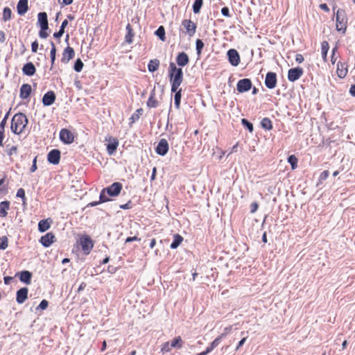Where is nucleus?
<instances>
[{
	"label": "nucleus",
	"instance_id": "nucleus-51",
	"mask_svg": "<svg viewBox=\"0 0 355 355\" xmlns=\"http://www.w3.org/2000/svg\"><path fill=\"white\" fill-rule=\"evenodd\" d=\"M232 330V326L230 325L224 329V332L219 336H222V339L224 338Z\"/></svg>",
	"mask_w": 355,
	"mask_h": 355
},
{
	"label": "nucleus",
	"instance_id": "nucleus-28",
	"mask_svg": "<svg viewBox=\"0 0 355 355\" xmlns=\"http://www.w3.org/2000/svg\"><path fill=\"white\" fill-rule=\"evenodd\" d=\"M183 344L184 341L180 336H175L171 342H170V346L178 349H181L183 347Z\"/></svg>",
	"mask_w": 355,
	"mask_h": 355
},
{
	"label": "nucleus",
	"instance_id": "nucleus-40",
	"mask_svg": "<svg viewBox=\"0 0 355 355\" xmlns=\"http://www.w3.org/2000/svg\"><path fill=\"white\" fill-rule=\"evenodd\" d=\"M12 10L10 8L6 7L3 11V19L6 21L11 19Z\"/></svg>",
	"mask_w": 355,
	"mask_h": 355
},
{
	"label": "nucleus",
	"instance_id": "nucleus-18",
	"mask_svg": "<svg viewBox=\"0 0 355 355\" xmlns=\"http://www.w3.org/2000/svg\"><path fill=\"white\" fill-rule=\"evenodd\" d=\"M55 98V92L53 91H49L43 96L42 101L44 106H50L54 103Z\"/></svg>",
	"mask_w": 355,
	"mask_h": 355
},
{
	"label": "nucleus",
	"instance_id": "nucleus-60",
	"mask_svg": "<svg viewBox=\"0 0 355 355\" xmlns=\"http://www.w3.org/2000/svg\"><path fill=\"white\" fill-rule=\"evenodd\" d=\"M135 241H140V239H139L137 236H130L126 238L125 243H130Z\"/></svg>",
	"mask_w": 355,
	"mask_h": 355
},
{
	"label": "nucleus",
	"instance_id": "nucleus-53",
	"mask_svg": "<svg viewBox=\"0 0 355 355\" xmlns=\"http://www.w3.org/2000/svg\"><path fill=\"white\" fill-rule=\"evenodd\" d=\"M8 119V114L4 116V118L2 119V121L0 123V130H4L5 131V126L6 125Z\"/></svg>",
	"mask_w": 355,
	"mask_h": 355
},
{
	"label": "nucleus",
	"instance_id": "nucleus-13",
	"mask_svg": "<svg viewBox=\"0 0 355 355\" xmlns=\"http://www.w3.org/2000/svg\"><path fill=\"white\" fill-rule=\"evenodd\" d=\"M228 60L232 66L236 67L240 63V55L236 49H232L227 51Z\"/></svg>",
	"mask_w": 355,
	"mask_h": 355
},
{
	"label": "nucleus",
	"instance_id": "nucleus-5",
	"mask_svg": "<svg viewBox=\"0 0 355 355\" xmlns=\"http://www.w3.org/2000/svg\"><path fill=\"white\" fill-rule=\"evenodd\" d=\"M77 244L80 247L83 254L88 255L94 248V241L87 234H80L77 240Z\"/></svg>",
	"mask_w": 355,
	"mask_h": 355
},
{
	"label": "nucleus",
	"instance_id": "nucleus-21",
	"mask_svg": "<svg viewBox=\"0 0 355 355\" xmlns=\"http://www.w3.org/2000/svg\"><path fill=\"white\" fill-rule=\"evenodd\" d=\"M31 92V85L28 83L23 84L20 87L19 96L21 99H26L30 96Z\"/></svg>",
	"mask_w": 355,
	"mask_h": 355
},
{
	"label": "nucleus",
	"instance_id": "nucleus-23",
	"mask_svg": "<svg viewBox=\"0 0 355 355\" xmlns=\"http://www.w3.org/2000/svg\"><path fill=\"white\" fill-rule=\"evenodd\" d=\"M146 104L149 108H155L159 105V102L156 98L155 88L150 92Z\"/></svg>",
	"mask_w": 355,
	"mask_h": 355
},
{
	"label": "nucleus",
	"instance_id": "nucleus-9",
	"mask_svg": "<svg viewBox=\"0 0 355 355\" xmlns=\"http://www.w3.org/2000/svg\"><path fill=\"white\" fill-rule=\"evenodd\" d=\"M60 139L63 143L69 144L73 142L74 136L70 130L63 128L60 132Z\"/></svg>",
	"mask_w": 355,
	"mask_h": 355
},
{
	"label": "nucleus",
	"instance_id": "nucleus-59",
	"mask_svg": "<svg viewBox=\"0 0 355 355\" xmlns=\"http://www.w3.org/2000/svg\"><path fill=\"white\" fill-rule=\"evenodd\" d=\"M304 60V59L302 54L298 53L295 55V61L297 63H302V62H303Z\"/></svg>",
	"mask_w": 355,
	"mask_h": 355
},
{
	"label": "nucleus",
	"instance_id": "nucleus-33",
	"mask_svg": "<svg viewBox=\"0 0 355 355\" xmlns=\"http://www.w3.org/2000/svg\"><path fill=\"white\" fill-rule=\"evenodd\" d=\"M182 241H183V237L179 234H175L173 236V241L171 243V246H170L171 248V249L177 248L182 243Z\"/></svg>",
	"mask_w": 355,
	"mask_h": 355
},
{
	"label": "nucleus",
	"instance_id": "nucleus-39",
	"mask_svg": "<svg viewBox=\"0 0 355 355\" xmlns=\"http://www.w3.org/2000/svg\"><path fill=\"white\" fill-rule=\"evenodd\" d=\"M203 0H195L194 3L193 5V10L195 14H198L200 12Z\"/></svg>",
	"mask_w": 355,
	"mask_h": 355
},
{
	"label": "nucleus",
	"instance_id": "nucleus-32",
	"mask_svg": "<svg viewBox=\"0 0 355 355\" xmlns=\"http://www.w3.org/2000/svg\"><path fill=\"white\" fill-rule=\"evenodd\" d=\"M50 44H51V51H50V57H51V69L54 66V64H55V58H56V51H57V49H56V46L54 44L53 42H50Z\"/></svg>",
	"mask_w": 355,
	"mask_h": 355
},
{
	"label": "nucleus",
	"instance_id": "nucleus-27",
	"mask_svg": "<svg viewBox=\"0 0 355 355\" xmlns=\"http://www.w3.org/2000/svg\"><path fill=\"white\" fill-rule=\"evenodd\" d=\"M10 209V202L3 201L0 202V217L5 218L8 215V211Z\"/></svg>",
	"mask_w": 355,
	"mask_h": 355
},
{
	"label": "nucleus",
	"instance_id": "nucleus-38",
	"mask_svg": "<svg viewBox=\"0 0 355 355\" xmlns=\"http://www.w3.org/2000/svg\"><path fill=\"white\" fill-rule=\"evenodd\" d=\"M196 46L197 55L198 57L201 55L202 51L205 46L204 42L200 39H197L196 41Z\"/></svg>",
	"mask_w": 355,
	"mask_h": 355
},
{
	"label": "nucleus",
	"instance_id": "nucleus-1",
	"mask_svg": "<svg viewBox=\"0 0 355 355\" xmlns=\"http://www.w3.org/2000/svg\"><path fill=\"white\" fill-rule=\"evenodd\" d=\"M168 78L171 85V92H175L174 104L176 109L180 107L182 98V89L180 88L182 83L184 76L182 68H178L177 65L171 62L168 67Z\"/></svg>",
	"mask_w": 355,
	"mask_h": 355
},
{
	"label": "nucleus",
	"instance_id": "nucleus-8",
	"mask_svg": "<svg viewBox=\"0 0 355 355\" xmlns=\"http://www.w3.org/2000/svg\"><path fill=\"white\" fill-rule=\"evenodd\" d=\"M304 70L301 67L291 68L288 71V79L291 82H295L303 75Z\"/></svg>",
	"mask_w": 355,
	"mask_h": 355
},
{
	"label": "nucleus",
	"instance_id": "nucleus-12",
	"mask_svg": "<svg viewBox=\"0 0 355 355\" xmlns=\"http://www.w3.org/2000/svg\"><path fill=\"white\" fill-rule=\"evenodd\" d=\"M75 56V51L70 46H67L64 50L62 53V58L61 62L62 63L67 64L68 63L71 59H73Z\"/></svg>",
	"mask_w": 355,
	"mask_h": 355
},
{
	"label": "nucleus",
	"instance_id": "nucleus-17",
	"mask_svg": "<svg viewBox=\"0 0 355 355\" xmlns=\"http://www.w3.org/2000/svg\"><path fill=\"white\" fill-rule=\"evenodd\" d=\"M47 160L53 164H58L60 160V151L58 149L51 150L47 155Z\"/></svg>",
	"mask_w": 355,
	"mask_h": 355
},
{
	"label": "nucleus",
	"instance_id": "nucleus-7",
	"mask_svg": "<svg viewBox=\"0 0 355 355\" xmlns=\"http://www.w3.org/2000/svg\"><path fill=\"white\" fill-rule=\"evenodd\" d=\"M182 26L185 30V34L188 35L189 37H193L195 35L196 32L197 25L191 19L182 20Z\"/></svg>",
	"mask_w": 355,
	"mask_h": 355
},
{
	"label": "nucleus",
	"instance_id": "nucleus-37",
	"mask_svg": "<svg viewBox=\"0 0 355 355\" xmlns=\"http://www.w3.org/2000/svg\"><path fill=\"white\" fill-rule=\"evenodd\" d=\"M222 340V336H218L216 337L209 345V346H208L207 347V351H209V352H211L214 348H216L220 343V341Z\"/></svg>",
	"mask_w": 355,
	"mask_h": 355
},
{
	"label": "nucleus",
	"instance_id": "nucleus-61",
	"mask_svg": "<svg viewBox=\"0 0 355 355\" xmlns=\"http://www.w3.org/2000/svg\"><path fill=\"white\" fill-rule=\"evenodd\" d=\"M120 208L123 209H128L131 208V201L129 200L126 204L120 205Z\"/></svg>",
	"mask_w": 355,
	"mask_h": 355
},
{
	"label": "nucleus",
	"instance_id": "nucleus-47",
	"mask_svg": "<svg viewBox=\"0 0 355 355\" xmlns=\"http://www.w3.org/2000/svg\"><path fill=\"white\" fill-rule=\"evenodd\" d=\"M8 245V240L6 236L0 237V249L5 250Z\"/></svg>",
	"mask_w": 355,
	"mask_h": 355
},
{
	"label": "nucleus",
	"instance_id": "nucleus-52",
	"mask_svg": "<svg viewBox=\"0 0 355 355\" xmlns=\"http://www.w3.org/2000/svg\"><path fill=\"white\" fill-rule=\"evenodd\" d=\"M48 304H49L48 301L46 300H42V302L39 304L37 309H40L42 310H44V309H46L47 308Z\"/></svg>",
	"mask_w": 355,
	"mask_h": 355
},
{
	"label": "nucleus",
	"instance_id": "nucleus-22",
	"mask_svg": "<svg viewBox=\"0 0 355 355\" xmlns=\"http://www.w3.org/2000/svg\"><path fill=\"white\" fill-rule=\"evenodd\" d=\"M55 236L52 232H48L40 239V242L44 247H49L53 242Z\"/></svg>",
	"mask_w": 355,
	"mask_h": 355
},
{
	"label": "nucleus",
	"instance_id": "nucleus-11",
	"mask_svg": "<svg viewBox=\"0 0 355 355\" xmlns=\"http://www.w3.org/2000/svg\"><path fill=\"white\" fill-rule=\"evenodd\" d=\"M105 141H108L107 144V152L109 155H113L118 146H119V140L116 138L109 137L105 139Z\"/></svg>",
	"mask_w": 355,
	"mask_h": 355
},
{
	"label": "nucleus",
	"instance_id": "nucleus-14",
	"mask_svg": "<svg viewBox=\"0 0 355 355\" xmlns=\"http://www.w3.org/2000/svg\"><path fill=\"white\" fill-rule=\"evenodd\" d=\"M168 148L169 147L167 140L165 139H162L155 148V152L158 155L164 156L168 153Z\"/></svg>",
	"mask_w": 355,
	"mask_h": 355
},
{
	"label": "nucleus",
	"instance_id": "nucleus-63",
	"mask_svg": "<svg viewBox=\"0 0 355 355\" xmlns=\"http://www.w3.org/2000/svg\"><path fill=\"white\" fill-rule=\"evenodd\" d=\"M320 9H322V10H324L327 12H329L330 10L328 6L326 3H321L320 5Z\"/></svg>",
	"mask_w": 355,
	"mask_h": 355
},
{
	"label": "nucleus",
	"instance_id": "nucleus-44",
	"mask_svg": "<svg viewBox=\"0 0 355 355\" xmlns=\"http://www.w3.org/2000/svg\"><path fill=\"white\" fill-rule=\"evenodd\" d=\"M173 349L172 347L170 346V342L167 341L164 343L161 346V352L164 354L168 352H170Z\"/></svg>",
	"mask_w": 355,
	"mask_h": 355
},
{
	"label": "nucleus",
	"instance_id": "nucleus-62",
	"mask_svg": "<svg viewBox=\"0 0 355 355\" xmlns=\"http://www.w3.org/2000/svg\"><path fill=\"white\" fill-rule=\"evenodd\" d=\"M246 339H247V337H245L243 338H242L238 343L236 347V350H238L239 349L240 347H241L243 346V345L245 343V342L246 341Z\"/></svg>",
	"mask_w": 355,
	"mask_h": 355
},
{
	"label": "nucleus",
	"instance_id": "nucleus-6",
	"mask_svg": "<svg viewBox=\"0 0 355 355\" xmlns=\"http://www.w3.org/2000/svg\"><path fill=\"white\" fill-rule=\"evenodd\" d=\"M37 24L40 27L39 35L41 38L46 39L49 36L47 30L49 29L48 17L45 12H40L37 15Z\"/></svg>",
	"mask_w": 355,
	"mask_h": 355
},
{
	"label": "nucleus",
	"instance_id": "nucleus-43",
	"mask_svg": "<svg viewBox=\"0 0 355 355\" xmlns=\"http://www.w3.org/2000/svg\"><path fill=\"white\" fill-rule=\"evenodd\" d=\"M288 163L291 165L292 169H295L297 167V158L294 155H290L288 158Z\"/></svg>",
	"mask_w": 355,
	"mask_h": 355
},
{
	"label": "nucleus",
	"instance_id": "nucleus-3",
	"mask_svg": "<svg viewBox=\"0 0 355 355\" xmlns=\"http://www.w3.org/2000/svg\"><path fill=\"white\" fill-rule=\"evenodd\" d=\"M123 186L120 182H114L110 187L103 189L100 194V202H105L110 200L108 196H117L121 193Z\"/></svg>",
	"mask_w": 355,
	"mask_h": 355
},
{
	"label": "nucleus",
	"instance_id": "nucleus-57",
	"mask_svg": "<svg viewBox=\"0 0 355 355\" xmlns=\"http://www.w3.org/2000/svg\"><path fill=\"white\" fill-rule=\"evenodd\" d=\"M37 49H38V42H37V41L35 40L31 44V50L33 53H36L37 51Z\"/></svg>",
	"mask_w": 355,
	"mask_h": 355
},
{
	"label": "nucleus",
	"instance_id": "nucleus-16",
	"mask_svg": "<svg viewBox=\"0 0 355 355\" xmlns=\"http://www.w3.org/2000/svg\"><path fill=\"white\" fill-rule=\"evenodd\" d=\"M336 73L340 78H345L348 73L347 62H338L337 63Z\"/></svg>",
	"mask_w": 355,
	"mask_h": 355
},
{
	"label": "nucleus",
	"instance_id": "nucleus-58",
	"mask_svg": "<svg viewBox=\"0 0 355 355\" xmlns=\"http://www.w3.org/2000/svg\"><path fill=\"white\" fill-rule=\"evenodd\" d=\"M5 138V131L4 130H0V146H3V139Z\"/></svg>",
	"mask_w": 355,
	"mask_h": 355
},
{
	"label": "nucleus",
	"instance_id": "nucleus-41",
	"mask_svg": "<svg viewBox=\"0 0 355 355\" xmlns=\"http://www.w3.org/2000/svg\"><path fill=\"white\" fill-rule=\"evenodd\" d=\"M155 34L157 36L159 37L162 41H165V29L163 26H160L157 30L155 31Z\"/></svg>",
	"mask_w": 355,
	"mask_h": 355
},
{
	"label": "nucleus",
	"instance_id": "nucleus-10",
	"mask_svg": "<svg viewBox=\"0 0 355 355\" xmlns=\"http://www.w3.org/2000/svg\"><path fill=\"white\" fill-rule=\"evenodd\" d=\"M252 87V82L248 78H243L237 83L236 89L240 93H243L249 91Z\"/></svg>",
	"mask_w": 355,
	"mask_h": 355
},
{
	"label": "nucleus",
	"instance_id": "nucleus-35",
	"mask_svg": "<svg viewBox=\"0 0 355 355\" xmlns=\"http://www.w3.org/2000/svg\"><path fill=\"white\" fill-rule=\"evenodd\" d=\"M143 112H144V110H143V109H142V108H139V109H137V110L135 111V113H133V114H132V116H130V119H129V120H130V123H135L137 121H138V120H139V117H140V116L143 114Z\"/></svg>",
	"mask_w": 355,
	"mask_h": 355
},
{
	"label": "nucleus",
	"instance_id": "nucleus-24",
	"mask_svg": "<svg viewBox=\"0 0 355 355\" xmlns=\"http://www.w3.org/2000/svg\"><path fill=\"white\" fill-rule=\"evenodd\" d=\"M22 72L26 76H32L35 73L36 69L33 62H30L24 65Z\"/></svg>",
	"mask_w": 355,
	"mask_h": 355
},
{
	"label": "nucleus",
	"instance_id": "nucleus-25",
	"mask_svg": "<svg viewBox=\"0 0 355 355\" xmlns=\"http://www.w3.org/2000/svg\"><path fill=\"white\" fill-rule=\"evenodd\" d=\"M17 9L19 15H24L28 10V0H19L17 6Z\"/></svg>",
	"mask_w": 355,
	"mask_h": 355
},
{
	"label": "nucleus",
	"instance_id": "nucleus-34",
	"mask_svg": "<svg viewBox=\"0 0 355 355\" xmlns=\"http://www.w3.org/2000/svg\"><path fill=\"white\" fill-rule=\"evenodd\" d=\"M159 66V61L157 59L150 60L148 64V69L150 72L157 71Z\"/></svg>",
	"mask_w": 355,
	"mask_h": 355
},
{
	"label": "nucleus",
	"instance_id": "nucleus-36",
	"mask_svg": "<svg viewBox=\"0 0 355 355\" xmlns=\"http://www.w3.org/2000/svg\"><path fill=\"white\" fill-rule=\"evenodd\" d=\"M261 125L263 128L270 130L272 129V123L269 118L265 117L261 121Z\"/></svg>",
	"mask_w": 355,
	"mask_h": 355
},
{
	"label": "nucleus",
	"instance_id": "nucleus-29",
	"mask_svg": "<svg viewBox=\"0 0 355 355\" xmlns=\"http://www.w3.org/2000/svg\"><path fill=\"white\" fill-rule=\"evenodd\" d=\"M51 220L49 218L41 220L38 223V230L41 232H44L50 228Z\"/></svg>",
	"mask_w": 355,
	"mask_h": 355
},
{
	"label": "nucleus",
	"instance_id": "nucleus-46",
	"mask_svg": "<svg viewBox=\"0 0 355 355\" xmlns=\"http://www.w3.org/2000/svg\"><path fill=\"white\" fill-rule=\"evenodd\" d=\"M17 197L21 198L22 199L23 204H26V198L25 190L23 188H20L17 191Z\"/></svg>",
	"mask_w": 355,
	"mask_h": 355
},
{
	"label": "nucleus",
	"instance_id": "nucleus-30",
	"mask_svg": "<svg viewBox=\"0 0 355 355\" xmlns=\"http://www.w3.org/2000/svg\"><path fill=\"white\" fill-rule=\"evenodd\" d=\"M32 274L28 270L21 272L19 279L22 282L29 284L31 283Z\"/></svg>",
	"mask_w": 355,
	"mask_h": 355
},
{
	"label": "nucleus",
	"instance_id": "nucleus-50",
	"mask_svg": "<svg viewBox=\"0 0 355 355\" xmlns=\"http://www.w3.org/2000/svg\"><path fill=\"white\" fill-rule=\"evenodd\" d=\"M329 171H327V170L324 171L323 172L321 173V174L319 177V180L321 182L325 180L329 177Z\"/></svg>",
	"mask_w": 355,
	"mask_h": 355
},
{
	"label": "nucleus",
	"instance_id": "nucleus-4",
	"mask_svg": "<svg viewBox=\"0 0 355 355\" xmlns=\"http://www.w3.org/2000/svg\"><path fill=\"white\" fill-rule=\"evenodd\" d=\"M348 18L344 9H338L336 16V29L345 34L347 28Z\"/></svg>",
	"mask_w": 355,
	"mask_h": 355
},
{
	"label": "nucleus",
	"instance_id": "nucleus-49",
	"mask_svg": "<svg viewBox=\"0 0 355 355\" xmlns=\"http://www.w3.org/2000/svg\"><path fill=\"white\" fill-rule=\"evenodd\" d=\"M6 182V177H3L0 180V192H3L6 190V186L4 185Z\"/></svg>",
	"mask_w": 355,
	"mask_h": 355
},
{
	"label": "nucleus",
	"instance_id": "nucleus-64",
	"mask_svg": "<svg viewBox=\"0 0 355 355\" xmlns=\"http://www.w3.org/2000/svg\"><path fill=\"white\" fill-rule=\"evenodd\" d=\"M349 93L352 96H355V84L351 86L349 89Z\"/></svg>",
	"mask_w": 355,
	"mask_h": 355
},
{
	"label": "nucleus",
	"instance_id": "nucleus-2",
	"mask_svg": "<svg viewBox=\"0 0 355 355\" xmlns=\"http://www.w3.org/2000/svg\"><path fill=\"white\" fill-rule=\"evenodd\" d=\"M28 120L23 113L15 114L11 120V130L16 135L21 134L27 126Z\"/></svg>",
	"mask_w": 355,
	"mask_h": 355
},
{
	"label": "nucleus",
	"instance_id": "nucleus-19",
	"mask_svg": "<svg viewBox=\"0 0 355 355\" xmlns=\"http://www.w3.org/2000/svg\"><path fill=\"white\" fill-rule=\"evenodd\" d=\"M189 62V55L185 52H180L177 55L176 63L180 67H184Z\"/></svg>",
	"mask_w": 355,
	"mask_h": 355
},
{
	"label": "nucleus",
	"instance_id": "nucleus-48",
	"mask_svg": "<svg viewBox=\"0 0 355 355\" xmlns=\"http://www.w3.org/2000/svg\"><path fill=\"white\" fill-rule=\"evenodd\" d=\"M241 123L245 126L246 127L248 130L252 132L254 130V128H253V125L252 123H250V121H248L247 119H242L241 120Z\"/></svg>",
	"mask_w": 355,
	"mask_h": 355
},
{
	"label": "nucleus",
	"instance_id": "nucleus-45",
	"mask_svg": "<svg viewBox=\"0 0 355 355\" xmlns=\"http://www.w3.org/2000/svg\"><path fill=\"white\" fill-rule=\"evenodd\" d=\"M83 66H84L83 62H82V60L80 58H78L75 62L73 69L76 71L80 72L82 71Z\"/></svg>",
	"mask_w": 355,
	"mask_h": 355
},
{
	"label": "nucleus",
	"instance_id": "nucleus-15",
	"mask_svg": "<svg viewBox=\"0 0 355 355\" xmlns=\"http://www.w3.org/2000/svg\"><path fill=\"white\" fill-rule=\"evenodd\" d=\"M265 85L268 89H273L277 85V75L275 72H268L266 76Z\"/></svg>",
	"mask_w": 355,
	"mask_h": 355
},
{
	"label": "nucleus",
	"instance_id": "nucleus-20",
	"mask_svg": "<svg viewBox=\"0 0 355 355\" xmlns=\"http://www.w3.org/2000/svg\"><path fill=\"white\" fill-rule=\"evenodd\" d=\"M28 289L26 287L20 288L17 292L16 301L19 304L24 303L28 298Z\"/></svg>",
	"mask_w": 355,
	"mask_h": 355
},
{
	"label": "nucleus",
	"instance_id": "nucleus-31",
	"mask_svg": "<svg viewBox=\"0 0 355 355\" xmlns=\"http://www.w3.org/2000/svg\"><path fill=\"white\" fill-rule=\"evenodd\" d=\"M329 49V44L327 41H323L321 43V53L324 62L327 61V53Z\"/></svg>",
	"mask_w": 355,
	"mask_h": 355
},
{
	"label": "nucleus",
	"instance_id": "nucleus-54",
	"mask_svg": "<svg viewBox=\"0 0 355 355\" xmlns=\"http://www.w3.org/2000/svg\"><path fill=\"white\" fill-rule=\"evenodd\" d=\"M37 157L36 156V157H35V158L33 160V164H32V166L31 167V169H30L31 173L35 172L37 170Z\"/></svg>",
	"mask_w": 355,
	"mask_h": 355
},
{
	"label": "nucleus",
	"instance_id": "nucleus-42",
	"mask_svg": "<svg viewBox=\"0 0 355 355\" xmlns=\"http://www.w3.org/2000/svg\"><path fill=\"white\" fill-rule=\"evenodd\" d=\"M7 155L11 157L13 155H17L18 152L17 146H12L11 147L9 145H7L6 149Z\"/></svg>",
	"mask_w": 355,
	"mask_h": 355
},
{
	"label": "nucleus",
	"instance_id": "nucleus-26",
	"mask_svg": "<svg viewBox=\"0 0 355 355\" xmlns=\"http://www.w3.org/2000/svg\"><path fill=\"white\" fill-rule=\"evenodd\" d=\"M126 29V35L125 36V41L128 44H131L133 42V37L135 36V33L133 32V29L132 26L130 24H128L125 27Z\"/></svg>",
	"mask_w": 355,
	"mask_h": 355
},
{
	"label": "nucleus",
	"instance_id": "nucleus-56",
	"mask_svg": "<svg viewBox=\"0 0 355 355\" xmlns=\"http://www.w3.org/2000/svg\"><path fill=\"white\" fill-rule=\"evenodd\" d=\"M259 207V204L256 202H252L250 205V211L251 213H254L257 211V209Z\"/></svg>",
	"mask_w": 355,
	"mask_h": 355
},
{
	"label": "nucleus",
	"instance_id": "nucleus-55",
	"mask_svg": "<svg viewBox=\"0 0 355 355\" xmlns=\"http://www.w3.org/2000/svg\"><path fill=\"white\" fill-rule=\"evenodd\" d=\"M221 13L225 17H230V10H229V8L227 7H223L221 9Z\"/></svg>",
	"mask_w": 355,
	"mask_h": 355
}]
</instances>
